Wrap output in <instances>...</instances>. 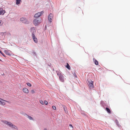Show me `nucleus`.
<instances>
[{
    "label": "nucleus",
    "instance_id": "10",
    "mask_svg": "<svg viewBox=\"0 0 130 130\" xmlns=\"http://www.w3.org/2000/svg\"><path fill=\"white\" fill-rule=\"evenodd\" d=\"M32 36L33 38V39L34 41L35 42H37V38H36L34 34H32Z\"/></svg>",
    "mask_w": 130,
    "mask_h": 130
},
{
    "label": "nucleus",
    "instance_id": "15",
    "mask_svg": "<svg viewBox=\"0 0 130 130\" xmlns=\"http://www.w3.org/2000/svg\"><path fill=\"white\" fill-rule=\"evenodd\" d=\"M93 60L95 64L96 65H98V61L94 58H93Z\"/></svg>",
    "mask_w": 130,
    "mask_h": 130
},
{
    "label": "nucleus",
    "instance_id": "16",
    "mask_svg": "<svg viewBox=\"0 0 130 130\" xmlns=\"http://www.w3.org/2000/svg\"><path fill=\"white\" fill-rule=\"evenodd\" d=\"M106 109L108 113H111V111L109 108L106 107Z\"/></svg>",
    "mask_w": 130,
    "mask_h": 130
},
{
    "label": "nucleus",
    "instance_id": "12",
    "mask_svg": "<svg viewBox=\"0 0 130 130\" xmlns=\"http://www.w3.org/2000/svg\"><path fill=\"white\" fill-rule=\"evenodd\" d=\"M5 13V11L2 8H0V14L3 15Z\"/></svg>",
    "mask_w": 130,
    "mask_h": 130
},
{
    "label": "nucleus",
    "instance_id": "24",
    "mask_svg": "<svg viewBox=\"0 0 130 130\" xmlns=\"http://www.w3.org/2000/svg\"><path fill=\"white\" fill-rule=\"evenodd\" d=\"M31 93L32 94H34L35 92V91L34 90H32L31 91Z\"/></svg>",
    "mask_w": 130,
    "mask_h": 130
},
{
    "label": "nucleus",
    "instance_id": "29",
    "mask_svg": "<svg viewBox=\"0 0 130 130\" xmlns=\"http://www.w3.org/2000/svg\"><path fill=\"white\" fill-rule=\"evenodd\" d=\"M0 53L1 54V53H2V52L0 50Z\"/></svg>",
    "mask_w": 130,
    "mask_h": 130
},
{
    "label": "nucleus",
    "instance_id": "18",
    "mask_svg": "<svg viewBox=\"0 0 130 130\" xmlns=\"http://www.w3.org/2000/svg\"><path fill=\"white\" fill-rule=\"evenodd\" d=\"M21 2V0H17L16 1V4L18 5L20 4V2Z\"/></svg>",
    "mask_w": 130,
    "mask_h": 130
},
{
    "label": "nucleus",
    "instance_id": "26",
    "mask_svg": "<svg viewBox=\"0 0 130 130\" xmlns=\"http://www.w3.org/2000/svg\"><path fill=\"white\" fill-rule=\"evenodd\" d=\"M69 126L70 127H71V129L72 130L73 127V126L71 124H70V125H69Z\"/></svg>",
    "mask_w": 130,
    "mask_h": 130
},
{
    "label": "nucleus",
    "instance_id": "23",
    "mask_svg": "<svg viewBox=\"0 0 130 130\" xmlns=\"http://www.w3.org/2000/svg\"><path fill=\"white\" fill-rule=\"evenodd\" d=\"M52 107L53 109H54V110H56V107L55 106H52Z\"/></svg>",
    "mask_w": 130,
    "mask_h": 130
},
{
    "label": "nucleus",
    "instance_id": "31",
    "mask_svg": "<svg viewBox=\"0 0 130 130\" xmlns=\"http://www.w3.org/2000/svg\"><path fill=\"white\" fill-rule=\"evenodd\" d=\"M1 54H2L3 55V53H1Z\"/></svg>",
    "mask_w": 130,
    "mask_h": 130
},
{
    "label": "nucleus",
    "instance_id": "5",
    "mask_svg": "<svg viewBox=\"0 0 130 130\" xmlns=\"http://www.w3.org/2000/svg\"><path fill=\"white\" fill-rule=\"evenodd\" d=\"M41 22V20H38L37 19H36L34 20L33 23L35 25H38Z\"/></svg>",
    "mask_w": 130,
    "mask_h": 130
},
{
    "label": "nucleus",
    "instance_id": "21",
    "mask_svg": "<svg viewBox=\"0 0 130 130\" xmlns=\"http://www.w3.org/2000/svg\"><path fill=\"white\" fill-rule=\"evenodd\" d=\"M26 84L28 86H29L30 87L31 86V84L29 83H26Z\"/></svg>",
    "mask_w": 130,
    "mask_h": 130
},
{
    "label": "nucleus",
    "instance_id": "13",
    "mask_svg": "<svg viewBox=\"0 0 130 130\" xmlns=\"http://www.w3.org/2000/svg\"><path fill=\"white\" fill-rule=\"evenodd\" d=\"M31 32L32 34H33L35 33L36 32V30L35 29V28L34 27H32L31 28Z\"/></svg>",
    "mask_w": 130,
    "mask_h": 130
},
{
    "label": "nucleus",
    "instance_id": "19",
    "mask_svg": "<svg viewBox=\"0 0 130 130\" xmlns=\"http://www.w3.org/2000/svg\"><path fill=\"white\" fill-rule=\"evenodd\" d=\"M40 102L42 105H43L44 103L43 101L42 100H40L39 101Z\"/></svg>",
    "mask_w": 130,
    "mask_h": 130
},
{
    "label": "nucleus",
    "instance_id": "6",
    "mask_svg": "<svg viewBox=\"0 0 130 130\" xmlns=\"http://www.w3.org/2000/svg\"><path fill=\"white\" fill-rule=\"evenodd\" d=\"M93 82L92 80H90L89 81H88V85L90 88L91 89H92L93 88Z\"/></svg>",
    "mask_w": 130,
    "mask_h": 130
},
{
    "label": "nucleus",
    "instance_id": "7",
    "mask_svg": "<svg viewBox=\"0 0 130 130\" xmlns=\"http://www.w3.org/2000/svg\"><path fill=\"white\" fill-rule=\"evenodd\" d=\"M53 15L52 13H50L48 16V19L50 22H51L52 21V19L53 18Z\"/></svg>",
    "mask_w": 130,
    "mask_h": 130
},
{
    "label": "nucleus",
    "instance_id": "11",
    "mask_svg": "<svg viewBox=\"0 0 130 130\" xmlns=\"http://www.w3.org/2000/svg\"><path fill=\"white\" fill-rule=\"evenodd\" d=\"M23 91L24 93H29V90L27 88H24L23 89Z\"/></svg>",
    "mask_w": 130,
    "mask_h": 130
},
{
    "label": "nucleus",
    "instance_id": "14",
    "mask_svg": "<svg viewBox=\"0 0 130 130\" xmlns=\"http://www.w3.org/2000/svg\"><path fill=\"white\" fill-rule=\"evenodd\" d=\"M4 52L6 55H7L9 56L11 55L10 54V53L9 52H8V51H7L6 50H5L4 51Z\"/></svg>",
    "mask_w": 130,
    "mask_h": 130
},
{
    "label": "nucleus",
    "instance_id": "1",
    "mask_svg": "<svg viewBox=\"0 0 130 130\" xmlns=\"http://www.w3.org/2000/svg\"><path fill=\"white\" fill-rule=\"evenodd\" d=\"M1 121L5 124L7 125H8L10 127L16 129H18V128L17 126L13 125L12 123L10 122L5 120H2Z\"/></svg>",
    "mask_w": 130,
    "mask_h": 130
},
{
    "label": "nucleus",
    "instance_id": "8",
    "mask_svg": "<svg viewBox=\"0 0 130 130\" xmlns=\"http://www.w3.org/2000/svg\"><path fill=\"white\" fill-rule=\"evenodd\" d=\"M44 13L43 11H42L41 12H38L36 14L34 15V17L36 18H37L40 17L41 15Z\"/></svg>",
    "mask_w": 130,
    "mask_h": 130
},
{
    "label": "nucleus",
    "instance_id": "27",
    "mask_svg": "<svg viewBox=\"0 0 130 130\" xmlns=\"http://www.w3.org/2000/svg\"><path fill=\"white\" fill-rule=\"evenodd\" d=\"M2 20H0V25H1L2 24V23H1Z\"/></svg>",
    "mask_w": 130,
    "mask_h": 130
},
{
    "label": "nucleus",
    "instance_id": "3",
    "mask_svg": "<svg viewBox=\"0 0 130 130\" xmlns=\"http://www.w3.org/2000/svg\"><path fill=\"white\" fill-rule=\"evenodd\" d=\"M57 75L59 76V78L60 81L62 82H64V81L65 78L63 75L61 73H58Z\"/></svg>",
    "mask_w": 130,
    "mask_h": 130
},
{
    "label": "nucleus",
    "instance_id": "20",
    "mask_svg": "<svg viewBox=\"0 0 130 130\" xmlns=\"http://www.w3.org/2000/svg\"><path fill=\"white\" fill-rule=\"evenodd\" d=\"M44 103L46 105H47L48 104V102L46 101H44Z\"/></svg>",
    "mask_w": 130,
    "mask_h": 130
},
{
    "label": "nucleus",
    "instance_id": "32",
    "mask_svg": "<svg viewBox=\"0 0 130 130\" xmlns=\"http://www.w3.org/2000/svg\"><path fill=\"white\" fill-rule=\"evenodd\" d=\"M3 56H4V57H5V55H4V54H3Z\"/></svg>",
    "mask_w": 130,
    "mask_h": 130
},
{
    "label": "nucleus",
    "instance_id": "9",
    "mask_svg": "<svg viewBox=\"0 0 130 130\" xmlns=\"http://www.w3.org/2000/svg\"><path fill=\"white\" fill-rule=\"evenodd\" d=\"M20 21L23 23H26L27 20L25 18H22L20 19Z\"/></svg>",
    "mask_w": 130,
    "mask_h": 130
},
{
    "label": "nucleus",
    "instance_id": "2",
    "mask_svg": "<svg viewBox=\"0 0 130 130\" xmlns=\"http://www.w3.org/2000/svg\"><path fill=\"white\" fill-rule=\"evenodd\" d=\"M1 121L5 124L7 125H8L10 127L16 129H18V128L17 126L13 125L12 123L10 122L5 120H2Z\"/></svg>",
    "mask_w": 130,
    "mask_h": 130
},
{
    "label": "nucleus",
    "instance_id": "30",
    "mask_svg": "<svg viewBox=\"0 0 130 130\" xmlns=\"http://www.w3.org/2000/svg\"><path fill=\"white\" fill-rule=\"evenodd\" d=\"M44 130H47V129H46V128H45L44 129Z\"/></svg>",
    "mask_w": 130,
    "mask_h": 130
},
{
    "label": "nucleus",
    "instance_id": "4",
    "mask_svg": "<svg viewBox=\"0 0 130 130\" xmlns=\"http://www.w3.org/2000/svg\"><path fill=\"white\" fill-rule=\"evenodd\" d=\"M5 102H6L9 103H10V102L8 101H5L3 99L0 98V105L3 106L5 105L6 104V103Z\"/></svg>",
    "mask_w": 130,
    "mask_h": 130
},
{
    "label": "nucleus",
    "instance_id": "25",
    "mask_svg": "<svg viewBox=\"0 0 130 130\" xmlns=\"http://www.w3.org/2000/svg\"><path fill=\"white\" fill-rule=\"evenodd\" d=\"M116 123H117V125L118 126H120V124H118V123H119V122H118V121H117V122Z\"/></svg>",
    "mask_w": 130,
    "mask_h": 130
},
{
    "label": "nucleus",
    "instance_id": "17",
    "mask_svg": "<svg viewBox=\"0 0 130 130\" xmlns=\"http://www.w3.org/2000/svg\"><path fill=\"white\" fill-rule=\"evenodd\" d=\"M66 67L68 69L70 70V67L69 65V64L68 63H67V65L66 66Z\"/></svg>",
    "mask_w": 130,
    "mask_h": 130
},
{
    "label": "nucleus",
    "instance_id": "28",
    "mask_svg": "<svg viewBox=\"0 0 130 130\" xmlns=\"http://www.w3.org/2000/svg\"><path fill=\"white\" fill-rule=\"evenodd\" d=\"M66 108L65 107H63V109H64V110L65 111V109H66Z\"/></svg>",
    "mask_w": 130,
    "mask_h": 130
},
{
    "label": "nucleus",
    "instance_id": "22",
    "mask_svg": "<svg viewBox=\"0 0 130 130\" xmlns=\"http://www.w3.org/2000/svg\"><path fill=\"white\" fill-rule=\"evenodd\" d=\"M28 117L30 120H31L33 119L30 116H28Z\"/></svg>",
    "mask_w": 130,
    "mask_h": 130
}]
</instances>
